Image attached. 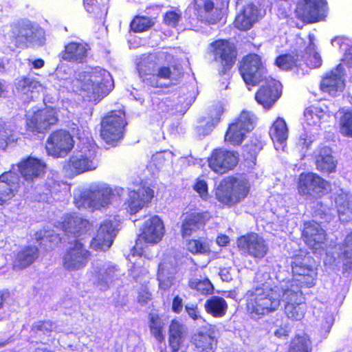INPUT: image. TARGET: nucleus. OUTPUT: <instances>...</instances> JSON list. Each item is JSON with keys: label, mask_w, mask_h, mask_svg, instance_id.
Here are the masks:
<instances>
[{"label": "nucleus", "mask_w": 352, "mask_h": 352, "mask_svg": "<svg viewBox=\"0 0 352 352\" xmlns=\"http://www.w3.org/2000/svg\"><path fill=\"white\" fill-rule=\"evenodd\" d=\"M261 285L246 294V309L252 318L276 311L283 300L285 305V313L292 320H300L303 318L306 306L300 289L291 283H279L275 285L268 273L256 276Z\"/></svg>", "instance_id": "nucleus-1"}, {"label": "nucleus", "mask_w": 352, "mask_h": 352, "mask_svg": "<svg viewBox=\"0 0 352 352\" xmlns=\"http://www.w3.org/2000/svg\"><path fill=\"white\" fill-rule=\"evenodd\" d=\"M45 40L44 30L30 21H21L5 26L1 37V42L12 51L16 47L41 46Z\"/></svg>", "instance_id": "nucleus-2"}, {"label": "nucleus", "mask_w": 352, "mask_h": 352, "mask_svg": "<svg viewBox=\"0 0 352 352\" xmlns=\"http://www.w3.org/2000/svg\"><path fill=\"white\" fill-rule=\"evenodd\" d=\"M121 187H112L106 183H96L79 195H75L74 204L78 208L92 210L108 208L123 195Z\"/></svg>", "instance_id": "nucleus-3"}, {"label": "nucleus", "mask_w": 352, "mask_h": 352, "mask_svg": "<svg viewBox=\"0 0 352 352\" xmlns=\"http://www.w3.org/2000/svg\"><path fill=\"white\" fill-rule=\"evenodd\" d=\"M76 87L87 92L90 99L107 94L113 87V81L110 73L102 68H94L90 72L79 74V78L74 81Z\"/></svg>", "instance_id": "nucleus-4"}, {"label": "nucleus", "mask_w": 352, "mask_h": 352, "mask_svg": "<svg viewBox=\"0 0 352 352\" xmlns=\"http://www.w3.org/2000/svg\"><path fill=\"white\" fill-rule=\"evenodd\" d=\"M250 184L245 179L227 177L216 187V199L223 205L232 206L242 201L249 193Z\"/></svg>", "instance_id": "nucleus-5"}, {"label": "nucleus", "mask_w": 352, "mask_h": 352, "mask_svg": "<svg viewBox=\"0 0 352 352\" xmlns=\"http://www.w3.org/2000/svg\"><path fill=\"white\" fill-rule=\"evenodd\" d=\"M80 140L78 148L70 157L68 162L70 170L76 174L95 170L98 166L96 144L89 138L85 140L80 138Z\"/></svg>", "instance_id": "nucleus-6"}, {"label": "nucleus", "mask_w": 352, "mask_h": 352, "mask_svg": "<svg viewBox=\"0 0 352 352\" xmlns=\"http://www.w3.org/2000/svg\"><path fill=\"white\" fill-rule=\"evenodd\" d=\"M227 5V1L192 0L188 5L187 11H192L195 16L200 21L208 23V24H215L222 19L223 10Z\"/></svg>", "instance_id": "nucleus-7"}, {"label": "nucleus", "mask_w": 352, "mask_h": 352, "mask_svg": "<svg viewBox=\"0 0 352 352\" xmlns=\"http://www.w3.org/2000/svg\"><path fill=\"white\" fill-rule=\"evenodd\" d=\"M293 279L284 280L280 283H292L300 287H311L315 285L317 276L316 267L314 260L309 256L296 257L292 263Z\"/></svg>", "instance_id": "nucleus-8"}, {"label": "nucleus", "mask_w": 352, "mask_h": 352, "mask_svg": "<svg viewBox=\"0 0 352 352\" xmlns=\"http://www.w3.org/2000/svg\"><path fill=\"white\" fill-rule=\"evenodd\" d=\"M298 192L306 199L322 197L330 188L328 182L314 173H302L298 177Z\"/></svg>", "instance_id": "nucleus-9"}, {"label": "nucleus", "mask_w": 352, "mask_h": 352, "mask_svg": "<svg viewBox=\"0 0 352 352\" xmlns=\"http://www.w3.org/2000/svg\"><path fill=\"white\" fill-rule=\"evenodd\" d=\"M125 114L122 110L113 111L103 118L100 135L107 144H116L123 138Z\"/></svg>", "instance_id": "nucleus-10"}, {"label": "nucleus", "mask_w": 352, "mask_h": 352, "mask_svg": "<svg viewBox=\"0 0 352 352\" xmlns=\"http://www.w3.org/2000/svg\"><path fill=\"white\" fill-rule=\"evenodd\" d=\"M164 233V222L158 216L154 215L146 219L144 223L142 233L133 250L132 256H135V254L140 256L143 254L142 240L148 243L156 244L162 239Z\"/></svg>", "instance_id": "nucleus-11"}, {"label": "nucleus", "mask_w": 352, "mask_h": 352, "mask_svg": "<svg viewBox=\"0 0 352 352\" xmlns=\"http://www.w3.org/2000/svg\"><path fill=\"white\" fill-rule=\"evenodd\" d=\"M255 122L256 117L252 112L243 111L239 118L229 126L225 141L233 145L241 144L246 133L254 129Z\"/></svg>", "instance_id": "nucleus-12"}, {"label": "nucleus", "mask_w": 352, "mask_h": 352, "mask_svg": "<svg viewBox=\"0 0 352 352\" xmlns=\"http://www.w3.org/2000/svg\"><path fill=\"white\" fill-rule=\"evenodd\" d=\"M58 121L56 110L52 107L43 109L33 108L26 114V125L32 132L43 133Z\"/></svg>", "instance_id": "nucleus-13"}, {"label": "nucleus", "mask_w": 352, "mask_h": 352, "mask_svg": "<svg viewBox=\"0 0 352 352\" xmlns=\"http://www.w3.org/2000/svg\"><path fill=\"white\" fill-rule=\"evenodd\" d=\"M74 146V138L68 131L57 130L52 132L47 138L45 149L49 155L59 158L66 157Z\"/></svg>", "instance_id": "nucleus-14"}, {"label": "nucleus", "mask_w": 352, "mask_h": 352, "mask_svg": "<svg viewBox=\"0 0 352 352\" xmlns=\"http://www.w3.org/2000/svg\"><path fill=\"white\" fill-rule=\"evenodd\" d=\"M240 73L244 82L248 85L255 86L261 82L263 78L267 79L265 69L263 66L260 56L256 54H249L243 58Z\"/></svg>", "instance_id": "nucleus-15"}, {"label": "nucleus", "mask_w": 352, "mask_h": 352, "mask_svg": "<svg viewBox=\"0 0 352 352\" xmlns=\"http://www.w3.org/2000/svg\"><path fill=\"white\" fill-rule=\"evenodd\" d=\"M84 238L75 240L71 243L63 257V266L69 271H76L86 266L90 252L85 248L82 241Z\"/></svg>", "instance_id": "nucleus-16"}, {"label": "nucleus", "mask_w": 352, "mask_h": 352, "mask_svg": "<svg viewBox=\"0 0 352 352\" xmlns=\"http://www.w3.org/2000/svg\"><path fill=\"white\" fill-rule=\"evenodd\" d=\"M120 276V271L116 266L104 264L95 267L92 281L98 289L107 291L119 280Z\"/></svg>", "instance_id": "nucleus-17"}, {"label": "nucleus", "mask_w": 352, "mask_h": 352, "mask_svg": "<svg viewBox=\"0 0 352 352\" xmlns=\"http://www.w3.org/2000/svg\"><path fill=\"white\" fill-rule=\"evenodd\" d=\"M325 6V0H300L297 4L296 12L303 21L313 23L323 16Z\"/></svg>", "instance_id": "nucleus-18"}, {"label": "nucleus", "mask_w": 352, "mask_h": 352, "mask_svg": "<svg viewBox=\"0 0 352 352\" xmlns=\"http://www.w3.org/2000/svg\"><path fill=\"white\" fill-rule=\"evenodd\" d=\"M237 245L240 250L255 258H263L268 252L265 241L255 233L239 238Z\"/></svg>", "instance_id": "nucleus-19"}, {"label": "nucleus", "mask_w": 352, "mask_h": 352, "mask_svg": "<svg viewBox=\"0 0 352 352\" xmlns=\"http://www.w3.org/2000/svg\"><path fill=\"white\" fill-rule=\"evenodd\" d=\"M208 162L209 167L214 172L223 174L236 166L238 163V155L233 151L216 149L213 151Z\"/></svg>", "instance_id": "nucleus-20"}, {"label": "nucleus", "mask_w": 352, "mask_h": 352, "mask_svg": "<svg viewBox=\"0 0 352 352\" xmlns=\"http://www.w3.org/2000/svg\"><path fill=\"white\" fill-rule=\"evenodd\" d=\"M116 222L111 219L103 221L98 230L96 237L91 240L90 247L95 250L105 251L108 250L111 246L116 235Z\"/></svg>", "instance_id": "nucleus-21"}, {"label": "nucleus", "mask_w": 352, "mask_h": 352, "mask_svg": "<svg viewBox=\"0 0 352 352\" xmlns=\"http://www.w3.org/2000/svg\"><path fill=\"white\" fill-rule=\"evenodd\" d=\"M44 89L43 84L31 76H21L15 81L16 94L25 102L37 98Z\"/></svg>", "instance_id": "nucleus-22"}, {"label": "nucleus", "mask_w": 352, "mask_h": 352, "mask_svg": "<svg viewBox=\"0 0 352 352\" xmlns=\"http://www.w3.org/2000/svg\"><path fill=\"white\" fill-rule=\"evenodd\" d=\"M209 51L212 53L214 59L219 61L225 69H230L235 61L234 46L226 40H217L210 43Z\"/></svg>", "instance_id": "nucleus-23"}, {"label": "nucleus", "mask_w": 352, "mask_h": 352, "mask_svg": "<svg viewBox=\"0 0 352 352\" xmlns=\"http://www.w3.org/2000/svg\"><path fill=\"white\" fill-rule=\"evenodd\" d=\"M280 84L279 81L267 78L256 92L255 99L265 109L271 108L280 97Z\"/></svg>", "instance_id": "nucleus-24"}, {"label": "nucleus", "mask_w": 352, "mask_h": 352, "mask_svg": "<svg viewBox=\"0 0 352 352\" xmlns=\"http://www.w3.org/2000/svg\"><path fill=\"white\" fill-rule=\"evenodd\" d=\"M154 197V191L148 186H141L137 190L129 192L126 202L127 210L131 214H135L141 209L146 207Z\"/></svg>", "instance_id": "nucleus-25"}, {"label": "nucleus", "mask_w": 352, "mask_h": 352, "mask_svg": "<svg viewBox=\"0 0 352 352\" xmlns=\"http://www.w3.org/2000/svg\"><path fill=\"white\" fill-rule=\"evenodd\" d=\"M157 67L156 57L152 54L144 56L141 58V60L137 63L140 76L147 85L151 87L162 86L155 75Z\"/></svg>", "instance_id": "nucleus-26"}, {"label": "nucleus", "mask_w": 352, "mask_h": 352, "mask_svg": "<svg viewBox=\"0 0 352 352\" xmlns=\"http://www.w3.org/2000/svg\"><path fill=\"white\" fill-rule=\"evenodd\" d=\"M265 10L258 8L254 4H248L243 10L236 16L234 26L240 30H250L252 25L263 18Z\"/></svg>", "instance_id": "nucleus-27"}, {"label": "nucleus", "mask_w": 352, "mask_h": 352, "mask_svg": "<svg viewBox=\"0 0 352 352\" xmlns=\"http://www.w3.org/2000/svg\"><path fill=\"white\" fill-rule=\"evenodd\" d=\"M344 74L343 66L339 64L322 78L320 84L321 89L331 96L341 92L344 87Z\"/></svg>", "instance_id": "nucleus-28"}, {"label": "nucleus", "mask_w": 352, "mask_h": 352, "mask_svg": "<svg viewBox=\"0 0 352 352\" xmlns=\"http://www.w3.org/2000/svg\"><path fill=\"white\" fill-rule=\"evenodd\" d=\"M18 176L12 172L0 175V205L10 201L17 193L19 188Z\"/></svg>", "instance_id": "nucleus-29"}, {"label": "nucleus", "mask_w": 352, "mask_h": 352, "mask_svg": "<svg viewBox=\"0 0 352 352\" xmlns=\"http://www.w3.org/2000/svg\"><path fill=\"white\" fill-rule=\"evenodd\" d=\"M89 228V221L76 214L66 215L60 224V229L66 234L74 235L75 237L85 234Z\"/></svg>", "instance_id": "nucleus-30"}, {"label": "nucleus", "mask_w": 352, "mask_h": 352, "mask_svg": "<svg viewBox=\"0 0 352 352\" xmlns=\"http://www.w3.org/2000/svg\"><path fill=\"white\" fill-rule=\"evenodd\" d=\"M302 236L306 244L314 250L322 248L325 234L320 226L315 222L305 223Z\"/></svg>", "instance_id": "nucleus-31"}, {"label": "nucleus", "mask_w": 352, "mask_h": 352, "mask_svg": "<svg viewBox=\"0 0 352 352\" xmlns=\"http://www.w3.org/2000/svg\"><path fill=\"white\" fill-rule=\"evenodd\" d=\"M45 164L39 159L30 157L20 162L19 170L27 182H32L44 173Z\"/></svg>", "instance_id": "nucleus-32"}, {"label": "nucleus", "mask_w": 352, "mask_h": 352, "mask_svg": "<svg viewBox=\"0 0 352 352\" xmlns=\"http://www.w3.org/2000/svg\"><path fill=\"white\" fill-rule=\"evenodd\" d=\"M89 50L85 43L71 42L65 45L61 58L67 61L81 63L86 60Z\"/></svg>", "instance_id": "nucleus-33"}, {"label": "nucleus", "mask_w": 352, "mask_h": 352, "mask_svg": "<svg viewBox=\"0 0 352 352\" xmlns=\"http://www.w3.org/2000/svg\"><path fill=\"white\" fill-rule=\"evenodd\" d=\"M269 133L276 149L283 150L289 134L285 120L278 118L270 127Z\"/></svg>", "instance_id": "nucleus-34"}, {"label": "nucleus", "mask_w": 352, "mask_h": 352, "mask_svg": "<svg viewBox=\"0 0 352 352\" xmlns=\"http://www.w3.org/2000/svg\"><path fill=\"white\" fill-rule=\"evenodd\" d=\"M175 270L170 263L163 262L159 265L157 278L160 291L166 292L175 283Z\"/></svg>", "instance_id": "nucleus-35"}, {"label": "nucleus", "mask_w": 352, "mask_h": 352, "mask_svg": "<svg viewBox=\"0 0 352 352\" xmlns=\"http://www.w3.org/2000/svg\"><path fill=\"white\" fill-rule=\"evenodd\" d=\"M208 219L207 212H192L187 215L182 226V236H190L193 232L199 230Z\"/></svg>", "instance_id": "nucleus-36"}, {"label": "nucleus", "mask_w": 352, "mask_h": 352, "mask_svg": "<svg viewBox=\"0 0 352 352\" xmlns=\"http://www.w3.org/2000/svg\"><path fill=\"white\" fill-rule=\"evenodd\" d=\"M316 168L323 173H333L336 170V161L332 156L331 149L322 147L320 149L316 158Z\"/></svg>", "instance_id": "nucleus-37"}, {"label": "nucleus", "mask_w": 352, "mask_h": 352, "mask_svg": "<svg viewBox=\"0 0 352 352\" xmlns=\"http://www.w3.org/2000/svg\"><path fill=\"white\" fill-rule=\"evenodd\" d=\"M193 352H214L217 340L210 333L199 332L192 337Z\"/></svg>", "instance_id": "nucleus-38"}, {"label": "nucleus", "mask_w": 352, "mask_h": 352, "mask_svg": "<svg viewBox=\"0 0 352 352\" xmlns=\"http://www.w3.org/2000/svg\"><path fill=\"white\" fill-rule=\"evenodd\" d=\"M339 217L342 221H347L352 218V195L342 192L336 198Z\"/></svg>", "instance_id": "nucleus-39"}, {"label": "nucleus", "mask_w": 352, "mask_h": 352, "mask_svg": "<svg viewBox=\"0 0 352 352\" xmlns=\"http://www.w3.org/2000/svg\"><path fill=\"white\" fill-rule=\"evenodd\" d=\"M204 307L206 312L213 317L221 318L226 314L228 304L224 298L215 296L206 300Z\"/></svg>", "instance_id": "nucleus-40"}, {"label": "nucleus", "mask_w": 352, "mask_h": 352, "mask_svg": "<svg viewBox=\"0 0 352 352\" xmlns=\"http://www.w3.org/2000/svg\"><path fill=\"white\" fill-rule=\"evenodd\" d=\"M37 248L33 246L21 250L17 254L14 263L16 269H23L30 265L37 258Z\"/></svg>", "instance_id": "nucleus-41"}, {"label": "nucleus", "mask_w": 352, "mask_h": 352, "mask_svg": "<svg viewBox=\"0 0 352 352\" xmlns=\"http://www.w3.org/2000/svg\"><path fill=\"white\" fill-rule=\"evenodd\" d=\"M305 120L307 125L319 126L322 120H325L329 115L319 106H311L305 111Z\"/></svg>", "instance_id": "nucleus-42"}, {"label": "nucleus", "mask_w": 352, "mask_h": 352, "mask_svg": "<svg viewBox=\"0 0 352 352\" xmlns=\"http://www.w3.org/2000/svg\"><path fill=\"white\" fill-rule=\"evenodd\" d=\"M312 342L306 333L296 335L291 341L288 352H311Z\"/></svg>", "instance_id": "nucleus-43"}, {"label": "nucleus", "mask_w": 352, "mask_h": 352, "mask_svg": "<svg viewBox=\"0 0 352 352\" xmlns=\"http://www.w3.org/2000/svg\"><path fill=\"white\" fill-rule=\"evenodd\" d=\"M183 327L177 321L173 320L169 327V344L172 352H177L182 342Z\"/></svg>", "instance_id": "nucleus-44"}, {"label": "nucleus", "mask_w": 352, "mask_h": 352, "mask_svg": "<svg viewBox=\"0 0 352 352\" xmlns=\"http://www.w3.org/2000/svg\"><path fill=\"white\" fill-rule=\"evenodd\" d=\"M148 322L151 334L159 342L163 341L164 336L162 331L165 324L164 320L158 314L151 313L148 316Z\"/></svg>", "instance_id": "nucleus-45"}, {"label": "nucleus", "mask_w": 352, "mask_h": 352, "mask_svg": "<svg viewBox=\"0 0 352 352\" xmlns=\"http://www.w3.org/2000/svg\"><path fill=\"white\" fill-rule=\"evenodd\" d=\"M15 140V126L8 122L0 123V148H6L9 143Z\"/></svg>", "instance_id": "nucleus-46"}, {"label": "nucleus", "mask_w": 352, "mask_h": 352, "mask_svg": "<svg viewBox=\"0 0 352 352\" xmlns=\"http://www.w3.org/2000/svg\"><path fill=\"white\" fill-rule=\"evenodd\" d=\"M189 286L202 294H210L214 289L212 284L208 278L204 280L198 278L191 279L189 282Z\"/></svg>", "instance_id": "nucleus-47"}, {"label": "nucleus", "mask_w": 352, "mask_h": 352, "mask_svg": "<svg viewBox=\"0 0 352 352\" xmlns=\"http://www.w3.org/2000/svg\"><path fill=\"white\" fill-rule=\"evenodd\" d=\"M340 133L344 136L352 137V111H346L340 118Z\"/></svg>", "instance_id": "nucleus-48"}, {"label": "nucleus", "mask_w": 352, "mask_h": 352, "mask_svg": "<svg viewBox=\"0 0 352 352\" xmlns=\"http://www.w3.org/2000/svg\"><path fill=\"white\" fill-rule=\"evenodd\" d=\"M153 25L151 18L147 16H136L131 23L133 31L141 32L147 30Z\"/></svg>", "instance_id": "nucleus-49"}, {"label": "nucleus", "mask_w": 352, "mask_h": 352, "mask_svg": "<svg viewBox=\"0 0 352 352\" xmlns=\"http://www.w3.org/2000/svg\"><path fill=\"white\" fill-rule=\"evenodd\" d=\"M306 64L311 68H317L321 66L322 59L319 54L316 51V46L311 43L307 48Z\"/></svg>", "instance_id": "nucleus-50"}, {"label": "nucleus", "mask_w": 352, "mask_h": 352, "mask_svg": "<svg viewBox=\"0 0 352 352\" xmlns=\"http://www.w3.org/2000/svg\"><path fill=\"white\" fill-rule=\"evenodd\" d=\"M188 250L192 254H206L210 252L209 244L200 240H190L187 243Z\"/></svg>", "instance_id": "nucleus-51"}, {"label": "nucleus", "mask_w": 352, "mask_h": 352, "mask_svg": "<svg viewBox=\"0 0 352 352\" xmlns=\"http://www.w3.org/2000/svg\"><path fill=\"white\" fill-rule=\"evenodd\" d=\"M296 64V59L289 54H285L278 56L276 60V65L283 70H289L293 68Z\"/></svg>", "instance_id": "nucleus-52"}, {"label": "nucleus", "mask_w": 352, "mask_h": 352, "mask_svg": "<svg viewBox=\"0 0 352 352\" xmlns=\"http://www.w3.org/2000/svg\"><path fill=\"white\" fill-rule=\"evenodd\" d=\"M333 317L332 314L327 313L324 314L319 320L320 322V333L323 336H326L327 333L330 331V329L333 323Z\"/></svg>", "instance_id": "nucleus-53"}, {"label": "nucleus", "mask_w": 352, "mask_h": 352, "mask_svg": "<svg viewBox=\"0 0 352 352\" xmlns=\"http://www.w3.org/2000/svg\"><path fill=\"white\" fill-rule=\"evenodd\" d=\"M193 189L196 191L203 200H208L209 194L208 190V184L206 182L201 179H197L193 186Z\"/></svg>", "instance_id": "nucleus-54"}, {"label": "nucleus", "mask_w": 352, "mask_h": 352, "mask_svg": "<svg viewBox=\"0 0 352 352\" xmlns=\"http://www.w3.org/2000/svg\"><path fill=\"white\" fill-rule=\"evenodd\" d=\"M181 18V13L176 11H168L164 16V23L171 27L177 25Z\"/></svg>", "instance_id": "nucleus-55"}, {"label": "nucleus", "mask_w": 352, "mask_h": 352, "mask_svg": "<svg viewBox=\"0 0 352 352\" xmlns=\"http://www.w3.org/2000/svg\"><path fill=\"white\" fill-rule=\"evenodd\" d=\"M55 329V325L51 321L37 322L33 325V329L36 331H41L47 333Z\"/></svg>", "instance_id": "nucleus-56"}, {"label": "nucleus", "mask_w": 352, "mask_h": 352, "mask_svg": "<svg viewBox=\"0 0 352 352\" xmlns=\"http://www.w3.org/2000/svg\"><path fill=\"white\" fill-rule=\"evenodd\" d=\"M155 75L157 80L158 78L176 79V77L174 76V74L171 72L170 67L165 66L157 67Z\"/></svg>", "instance_id": "nucleus-57"}, {"label": "nucleus", "mask_w": 352, "mask_h": 352, "mask_svg": "<svg viewBox=\"0 0 352 352\" xmlns=\"http://www.w3.org/2000/svg\"><path fill=\"white\" fill-rule=\"evenodd\" d=\"M186 310L188 316L194 320H201L205 322V320L201 317L198 307L195 305H187L186 306Z\"/></svg>", "instance_id": "nucleus-58"}, {"label": "nucleus", "mask_w": 352, "mask_h": 352, "mask_svg": "<svg viewBox=\"0 0 352 352\" xmlns=\"http://www.w3.org/2000/svg\"><path fill=\"white\" fill-rule=\"evenodd\" d=\"M219 118H216L214 120H213L212 123H208L207 122L206 123V126L204 127L203 125H199L197 127V131L200 135H208L214 128V126L219 122Z\"/></svg>", "instance_id": "nucleus-59"}, {"label": "nucleus", "mask_w": 352, "mask_h": 352, "mask_svg": "<svg viewBox=\"0 0 352 352\" xmlns=\"http://www.w3.org/2000/svg\"><path fill=\"white\" fill-rule=\"evenodd\" d=\"M151 294L146 286L142 287L139 292L138 302L142 305H146L151 300Z\"/></svg>", "instance_id": "nucleus-60"}, {"label": "nucleus", "mask_w": 352, "mask_h": 352, "mask_svg": "<svg viewBox=\"0 0 352 352\" xmlns=\"http://www.w3.org/2000/svg\"><path fill=\"white\" fill-rule=\"evenodd\" d=\"M27 64L30 71L40 69L44 67L45 60L42 58H29L27 60Z\"/></svg>", "instance_id": "nucleus-61"}, {"label": "nucleus", "mask_w": 352, "mask_h": 352, "mask_svg": "<svg viewBox=\"0 0 352 352\" xmlns=\"http://www.w3.org/2000/svg\"><path fill=\"white\" fill-rule=\"evenodd\" d=\"M313 140L307 133L302 134L298 141L297 145L302 149H307L311 144Z\"/></svg>", "instance_id": "nucleus-62"}, {"label": "nucleus", "mask_w": 352, "mask_h": 352, "mask_svg": "<svg viewBox=\"0 0 352 352\" xmlns=\"http://www.w3.org/2000/svg\"><path fill=\"white\" fill-rule=\"evenodd\" d=\"M344 245V255L346 256V257L349 258H352V232L346 236L345 239Z\"/></svg>", "instance_id": "nucleus-63"}, {"label": "nucleus", "mask_w": 352, "mask_h": 352, "mask_svg": "<svg viewBox=\"0 0 352 352\" xmlns=\"http://www.w3.org/2000/svg\"><path fill=\"white\" fill-rule=\"evenodd\" d=\"M232 272L233 270L230 267H224L221 269L219 275L223 281L229 282L232 279Z\"/></svg>", "instance_id": "nucleus-64"}]
</instances>
